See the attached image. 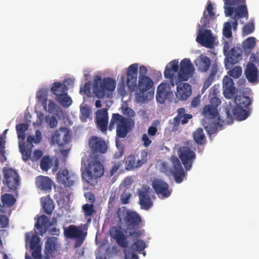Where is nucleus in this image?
<instances>
[{
	"label": "nucleus",
	"instance_id": "nucleus-1",
	"mask_svg": "<svg viewBox=\"0 0 259 259\" xmlns=\"http://www.w3.org/2000/svg\"><path fill=\"white\" fill-rule=\"evenodd\" d=\"M123 114L128 116L126 118L119 113H113L109 125V130L112 131L116 127V137L124 138L128 133L134 126V120L132 119L135 115L134 111L130 107H126Z\"/></svg>",
	"mask_w": 259,
	"mask_h": 259
},
{
	"label": "nucleus",
	"instance_id": "nucleus-2",
	"mask_svg": "<svg viewBox=\"0 0 259 259\" xmlns=\"http://www.w3.org/2000/svg\"><path fill=\"white\" fill-rule=\"evenodd\" d=\"M227 120H223L221 119V117L219 115L218 109L213 106L207 105L204 106L202 112V115L205 118L208 119H213L217 117L218 120L217 122H212L209 124L205 125L204 128L205 130L209 134H213L217 131L218 127H222L227 124L232 123L233 121V119L232 115L230 113V111L226 109Z\"/></svg>",
	"mask_w": 259,
	"mask_h": 259
},
{
	"label": "nucleus",
	"instance_id": "nucleus-3",
	"mask_svg": "<svg viewBox=\"0 0 259 259\" xmlns=\"http://www.w3.org/2000/svg\"><path fill=\"white\" fill-rule=\"evenodd\" d=\"M3 174L2 192H11L16 196L18 195V189L20 186V178L17 172L11 168L4 167L2 170Z\"/></svg>",
	"mask_w": 259,
	"mask_h": 259
},
{
	"label": "nucleus",
	"instance_id": "nucleus-4",
	"mask_svg": "<svg viewBox=\"0 0 259 259\" xmlns=\"http://www.w3.org/2000/svg\"><path fill=\"white\" fill-rule=\"evenodd\" d=\"M226 17L231 16L234 13L236 18L248 19V12L245 5L246 0H223Z\"/></svg>",
	"mask_w": 259,
	"mask_h": 259
},
{
	"label": "nucleus",
	"instance_id": "nucleus-5",
	"mask_svg": "<svg viewBox=\"0 0 259 259\" xmlns=\"http://www.w3.org/2000/svg\"><path fill=\"white\" fill-rule=\"evenodd\" d=\"M170 161L172 163L171 168L169 167L166 162H162L161 164L160 170L167 175H173L176 182L181 183L186 177V174L184 171L180 159L176 156H171Z\"/></svg>",
	"mask_w": 259,
	"mask_h": 259
},
{
	"label": "nucleus",
	"instance_id": "nucleus-6",
	"mask_svg": "<svg viewBox=\"0 0 259 259\" xmlns=\"http://www.w3.org/2000/svg\"><path fill=\"white\" fill-rule=\"evenodd\" d=\"M116 87V81L110 77L104 78L96 76L94 79L93 93L99 99L103 98L108 91H113Z\"/></svg>",
	"mask_w": 259,
	"mask_h": 259
},
{
	"label": "nucleus",
	"instance_id": "nucleus-7",
	"mask_svg": "<svg viewBox=\"0 0 259 259\" xmlns=\"http://www.w3.org/2000/svg\"><path fill=\"white\" fill-rule=\"evenodd\" d=\"M68 90L64 83L57 81L53 82L50 88L51 92L55 96L56 101L65 107H68L72 103L71 98L67 94Z\"/></svg>",
	"mask_w": 259,
	"mask_h": 259
},
{
	"label": "nucleus",
	"instance_id": "nucleus-8",
	"mask_svg": "<svg viewBox=\"0 0 259 259\" xmlns=\"http://www.w3.org/2000/svg\"><path fill=\"white\" fill-rule=\"evenodd\" d=\"M117 216L119 222L121 223L123 220L128 229H134L139 225L142 221L138 213L127 209L125 207H120L118 209Z\"/></svg>",
	"mask_w": 259,
	"mask_h": 259
},
{
	"label": "nucleus",
	"instance_id": "nucleus-9",
	"mask_svg": "<svg viewBox=\"0 0 259 259\" xmlns=\"http://www.w3.org/2000/svg\"><path fill=\"white\" fill-rule=\"evenodd\" d=\"M104 173V167L102 163L97 159L91 160L87 166V180L89 184L94 185L96 180L101 178Z\"/></svg>",
	"mask_w": 259,
	"mask_h": 259
},
{
	"label": "nucleus",
	"instance_id": "nucleus-10",
	"mask_svg": "<svg viewBox=\"0 0 259 259\" xmlns=\"http://www.w3.org/2000/svg\"><path fill=\"white\" fill-rule=\"evenodd\" d=\"M178 155L185 169L190 170L196 158L195 152L189 147L182 146L178 150Z\"/></svg>",
	"mask_w": 259,
	"mask_h": 259
},
{
	"label": "nucleus",
	"instance_id": "nucleus-11",
	"mask_svg": "<svg viewBox=\"0 0 259 259\" xmlns=\"http://www.w3.org/2000/svg\"><path fill=\"white\" fill-rule=\"evenodd\" d=\"M56 178L57 182L65 188H71L78 180L77 176L67 169H60L57 174Z\"/></svg>",
	"mask_w": 259,
	"mask_h": 259
},
{
	"label": "nucleus",
	"instance_id": "nucleus-12",
	"mask_svg": "<svg viewBox=\"0 0 259 259\" xmlns=\"http://www.w3.org/2000/svg\"><path fill=\"white\" fill-rule=\"evenodd\" d=\"M127 231L123 229L121 226L112 227L110 230V235L114 239L117 244L121 247L125 248L128 245Z\"/></svg>",
	"mask_w": 259,
	"mask_h": 259
},
{
	"label": "nucleus",
	"instance_id": "nucleus-13",
	"mask_svg": "<svg viewBox=\"0 0 259 259\" xmlns=\"http://www.w3.org/2000/svg\"><path fill=\"white\" fill-rule=\"evenodd\" d=\"M88 144L91 152L94 154H104L107 150L106 142L100 137L91 136L89 139Z\"/></svg>",
	"mask_w": 259,
	"mask_h": 259
},
{
	"label": "nucleus",
	"instance_id": "nucleus-14",
	"mask_svg": "<svg viewBox=\"0 0 259 259\" xmlns=\"http://www.w3.org/2000/svg\"><path fill=\"white\" fill-rule=\"evenodd\" d=\"M64 233L65 236L68 238L77 239L75 243V247L81 245L87 234V233H84L82 229L73 225H69L65 228Z\"/></svg>",
	"mask_w": 259,
	"mask_h": 259
},
{
	"label": "nucleus",
	"instance_id": "nucleus-15",
	"mask_svg": "<svg viewBox=\"0 0 259 259\" xmlns=\"http://www.w3.org/2000/svg\"><path fill=\"white\" fill-rule=\"evenodd\" d=\"M195 69L191 61L185 58L180 62V71L178 73V79L181 81H187L191 77Z\"/></svg>",
	"mask_w": 259,
	"mask_h": 259
},
{
	"label": "nucleus",
	"instance_id": "nucleus-16",
	"mask_svg": "<svg viewBox=\"0 0 259 259\" xmlns=\"http://www.w3.org/2000/svg\"><path fill=\"white\" fill-rule=\"evenodd\" d=\"M151 190L149 186H143L137 191L139 196V203L142 209H149L153 205V202L150 197Z\"/></svg>",
	"mask_w": 259,
	"mask_h": 259
},
{
	"label": "nucleus",
	"instance_id": "nucleus-17",
	"mask_svg": "<svg viewBox=\"0 0 259 259\" xmlns=\"http://www.w3.org/2000/svg\"><path fill=\"white\" fill-rule=\"evenodd\" d=\"M138 73V64H133L127 68L126 84L131 92H134L137 88Z\"/></svg>",
	"mask_w": 259,
	"mask_h": 259
},
{
	"label": "nucleus",
	"instance_id": "nucleus-18",
	"mask_svg": "<svg viewBox=\"0 0 259 259\" xmlns=\"http://www.w3.org/2000/svg\"><path fill=\"white\" fill-rule=\"evenodd\" d=\"M179 70V61L174 60L170 62L166 66L164 71V76L165 78L169 79L170 84L174 87L178 83L177 74Z\"/></svg>",
	"mask_w": 259,
	"mask_h": 259
},
{
	"label": "nucleus",
	"instance_id": "nucleus-19",
	"mask_svg": "<svg viewBox=\"0 0 259 259\" xmlns=\"http://www.w3.org/2000/svg\"><path fill=\"white\" fill-rule=\"evenodd\" d=\"M153 86L152 80L147 76H139L138 87L139 93L137 94V98L140 101H144V93Z\"/></svg>",
	"mask_w": 259,
	"mask_h": 259
},
{
	"label": "nucleus",
	"instance_id": "nucleus-20",
	"mask_svg": "<svg viewBox=\"0 0 259 259\" xmlns=\"http://www.w3.org/2000/svg\"><path fill=\"white\" fill-rule=\"evenodd\" d=\"M26 243H29V246L31 250H33L32 252V256L34 259H41V246L39 245L40 239L35 234L33 235L31 239L29 238L30 236L28 233L26 235Z\"/></svg>",
	"mask_w": 259,
	"mask_h": 259
},
{
	"label": "nucleus",
	"instance_id": "nucleus-21",
	"mask_svg": "<svg viewBox=\"0 0 259 259\" xmlns=\"http://www.w3.org/2000/svg\"><path fill=\"white\" fill-rule=\"evenodd\" d=\"M147 156V152L145 150H143L141 152V159L136 160L135 156L133 155H130L127 156L124 159L126 169L132 170L140 167L146 163Z\"/></svg>",
	"mask_w": 259,
	"mask_h": 259
},
{
	"label": "nucleus",
	"instance_id": "nucleus-22",
	"mask_svg": "<svg viewBox=\"0 0 259 259\" xmlns=\"http://www.w3.org/2000/svg\"><path fill=\"white\" fill-rule=\"evenodd\" d=\"M152 187L155 193L161 198L168 197L171 193L169 190L168 184L161 180L155 179L152 182Z\"/></svg>",
	"mask_w": 259,
	"mask_h": 259
},
{
	"label": "nucleus",
	"instance_id": "nucleus-23",
	"mask_svg": "<svg viewBox=\"0 0 259 259\" xmlns=\"http://www.w3.org/2000/svg\"><path fill=\"white\" fill-rule=\"evenodd\" d=\"M108 113L107 109L98 110L96 112V123L101 131L106 134L108 124Z\"/></svg>",
	"mask_w": 259,
	"mask_h": 259
},
{
	"label": "nucleus",
	"instance_id": "nucleus-24",
	"mask_svg": "<svg viewBox=\"0 0 259 259\" xmlns=\"http://www.w3.org/2000/svg\"><path fill=\"white\" fill-rule=\"evenodd\" d=\"M70 138L68 131L65 127L57 130L52 137V141L59 146H63L69 143Z\"/></svg>",
	"mask_w": 259,
	"mask_h": 259
},
{
	"label": "nucleus",
	"instance_id": "nucleus-25",
	"mask_svg": "<svg viewBox=\"0 0 259 259\" xmlns=\"http://www.w3.org/2000/svg\"><path fill=\"white\" fill-rule=\"evenodd\" d=\"M222 84L225 97L228 99L232 98L237 92L233 80L229 76L226 75L223 78Z\"/></svg>",
	"mask_w": 259,
	"mask_h": 259
},
{
	"label": "nucleus",
	"instance_id": "nucleus-26",
	"mask_svg": "<svg viewBox=\"0 0 259 259\" xmlns=\"http://www.w3.org/2000/svg\"><path fill=\"white\" fill-rule=\"evenodd\" d=\"M215 19V14L214 12V8L210 1H208L206 9L204 11L203 17L200 20L202 27L209 28L210 26V21Z\"/></svg>",
	"mask_w": 259,
	"mask_h": 259
},
{
	"label": "nucleus",
	"instance_id": "nucleus-27",
	"mask_svg": "<svg viewBox=\"0 0 259 259\" xmlns=\"http://www.w3.org/2000/svg\"><path fill=\"white\" fill-rule=\"evenodd\" d=\"M196 41L203 47L212 48L213 39L211 31L209 29H204L200 31L197 36Z\"/></svg>",
	"mask_w": 259,
	"mask_h": 259
},
{
	"label": "nucleus",
	"instance_id": "nucleus-28",
	"mask_svg": "<svg viewBox=\"0 0 259 259\" xmlns=\"http://www.w3.org/2000/svg\"><path fill=\"white\" fill-rule=\"evenodd\" d=\"M192 93L191 86L188 83H180L177 87L176 96L181 100H185Z\"/></svg>",
	"mask_w": 259,
	"mask_h": 259
},
{
	"label": "nucleus",
	"instance_id": "nucleus-29",
	"mask_svg": "<svg viewBox=\"0 0 259 259\" xmlns=\"http://www.w3.org/2000/svg\"><path fill=\"white\" fill-rule=\"evenodd\" d=\"M242 54V51L240 48L233 47L225 56L228 62L231 64H235L241 59Z\"/></svg>",
	"mask_w": 259,
	"mask_h": 259
},
{
	"label": "nucleus",
	"instance_id": "nucleus-30",
	"mask_svg": "<svg viewBox=\"0 0 259 259\" xmlns=\"http://www.w3.org/2000/svg\"><path fill=\"white\" fill-rule=\"evenodd\" d=\"M169 87L165 83H160L157 87L156 99L158 102L163 104L165 102L168 95Z\"/></svg>",
	"mask_w": 259,
	"mask_h": 259
},
{
	"label": "nucleus",
	"instance_id": "nucleus-31",
	"mask_svg": "<svg viewBox=\"0 0 259 259\" xmlns=\"http://www.w3.org/2000/svg\"><path fill=\"white\" fill-rule=\"evenodd\" d=\"M52 181L48 177L40 176L36 178L35 184L37 188L40 190L49 191L52 189Z\"/></svg>",
	"mask_w": 259,
	"mask_h": 259
},
{
	"label": "nucleus",
	"instance_id": "nucleus-32",
	"mask_svg": "<svg viewBox=\"0 0 259 259\" xmlns=\"http://www.w3.org/2000/svg\"><path fill=\"white\" fill-rule=\"evenodd\" d=\"M210 63L211 61L209 58L204 56H200L195 61L198 70L202 72H205L208 70Z\"/></svg>",
	"mask_w": 259,
	"mask_h": 259
},
{
	"label": "nucleus",
	"instance_id": "nucleus-33",
	"mask_svg": "<svg viewBox=\"0 0 259 259\" xmlns=\"http://www.w3.org/2000/svg\"><path fill=\"white\" fill-rule=\"evenodd\" d=\"M245 74L249 82L256 81L257 78V69L254 64L249 63L245 70Z\"/></svg>",
	"mask_w": 259,
	"mask_h": 259
},
{
	"label": "nucleus",
	"instance_id": "nucleus-34",
	"mask_svg": "<svg viewBox=\"0 0 259 259\" xmlns=\"http://www.w3.org/2000/svg\"><path fill=\"white\" fill-rule=\"evenodd\" d=\"M49 220L45 215H40L35 223L34 227L38 231L39 234L42 235L47 231Z\"/></svg>",
	"mask_w": 259,
	"mask_h": 259
},
{
	"label": "nucleus",
	"instance_id": "nucleus-35",
	"mask_svg": "<svg viewBox=\"0 0 259 259\" xmlns=\"http://www.w3.org/2000/svg\"><path fill=\"white\" fill-rule=\"evenodd\" d=\"M33 147V145H25L24 141L21 142V141H19V150L21 153L22 159L23 161H26L29 159H31Z\"/></svg>",
	"mask_w": 259,
	"mask_h": 259
},
{
	"label": "nucleus",
	"instance_id": "nucleus-36",
	"mask_svg": "<svg viewBox=\"0 0 259 259\" xmlns=\"http://www.w3.org/2000/svg\"><path fill=\"white\" fill-rule=\"evenodd\" d=\"M14 195H15L14 193H11V192L2 191L1 200L3 206L9 207L12 206L16 201Z\"/></svg>",
	"mask_w": 259,
	"mask_h": 259
},
{
	"label": "nucleus",
	"instance_id": "nucleus-37",
	"mask_svg": "<svg viewBox=\"0 0 259 259\" xmlns=\"http://www.w3.org/2000/svg\"><path fill=\"white\" fill-rule=\"evenodd\" d=\"M41 202L45 212L49 215L51 214L55 208V205L50 196L42 197Z\"/></svg>",
	"mask_w": 259,
	"mask_h": 259
},
{
	"label": "nucleus",
	"instance_id": "nucleus-38",
	"mask_svg": "<svg viewBox=\"0 0 259 259\" xmlns=\"http://www.w3.org/2000/svg\"><path fill=\"white\" fill-rule=\"evenodd\" d=\"M232 111L234 116L240 120H245L249 115V112L243 107L235 106Z\"/></svg>",
	"mask_w": 259,
	"mask_h": 259
},
{
	"label": "nucleus",
	"instance_id": "nucleus-39",
	"mask_svg": "<svg viewBox=\"0 0 259 259\" xmlns=\"http://www.w3.org/2000/svg\"><path fill=\"white\" fill-rule=\"evenodd\" d=\"M217 71L218 66L217 65L213 64L212 65L209 75L204 82L202 90H205L211 85L212 81L214 80L215 76L217 74Z\"/></svg>",
	"mask_w": 259,
	"mask_h": 259
},
{
	"label": "nucleus",
	"instance_id": "nucleus-40",
	"mask_svg": "<svg viewBox=\"0 0 259 259\" xmlns=\"http://www.w3.org/2000/svg\"><path fill=\"white\" fill-rule=\"evenodd\" d=\"M251 101L249 97L245 96H238L235 98L236 106L247 108L251 104Z\"/></svg>",
	"mask_w": 259,
	"mask_h": 259
},
{
	"label": "nucleus",
	"instance_id": "nucleus-41",
	"mask_svg": "<svg viewBox=\"0 0 259 259\" xmlns=\"http://www.w3.org/2000/svg\"><path fill=\"white\" fill-rule=\"evenodd\" d=\"M8 131V129H6L4 131L3 135L4 138L2 135H0V161L2 163L7 160V157L5 155L6 141L4 138H6V135Z\"/></svg>",
	"mask_w": 259,
	"mask_h": 259
},
{
	"label": "nucleus",
	"instance_id": "nucleus-42",
	"mask_svg": "<svg viewBox=\"0 0 259 259\" xmlns=\"http://www.w3.org/2000/svg\"><path fill=\"white\" fill-rule=\"evenodd\" d=\"M28 128V125L27 123H19L16 125V130L19 141H24L26 138L25 132Z\"/></svg>",
	"mask_w": 259,
	"mask_h": 259
},
{
	"label": "nucleus",
	"instance_id": "nucleus-43",
	"mask_svg": "<svg viewBox=\"0 0 259 259\" xmlns=\"http://www.w3.org/2000/svg\"><path fill=\"white\" fill-rule=\"evenodd\" d=\"M47 91L45 89L39 90L36 93V99L41 103L44 110H47L48 101Z\"/></svg>",
	"mask_w": 259,
	"mask_h": 259
},
{
	"label": "nucleus",
	"instance_id": "nucleus-44",
	"mask_svg": "<svg viewBox=\"0 0 259 259\" xmlns=\"http://www.w3.org/2000/svg\"><path fill=\"white\" fill-rule=\"evenodd\" d=\"M193 138L196 143L199 145H203L206 141V137L201 128H198L193 133Z\"/></svg>",
	"mask_w": 259,
	"mask_h": 259
},
{
	"label": "nucleus",
	"instance_id": "nucleus-45",
	"mask_svg": "<svg viewBox=\"0 0 259 259\" xmlns=\"http://www.w3.org/2000/svg\"><path fill=\"white\" fill-rule=\"evenodd\" d=\"M56 250V243L54 238H49L45 244V252L46 254L52 255Z\"/></svg>",
	"mask_w": 259,
	"mask_h": 259
},
{
	"label": "nucleus",
	"instance_id": "nucleus-46",
	"mask_svg": "<svg viewBox=\"0 0 259 259\" xmlns=\"http://www.w3.org/2000/svg\"><path fill=\"white\" fill-rule=\"evenodd\" d=\"M82 209L85 218L92 217L96 212V210L93 204H84L82 206Z\"/></svg>",
	"mask_w": 259,
	"mask_h": 259
},
{
	"label": "nucleus",
	"instance_id": "nucleus-47",
	"mask_svg": "<svg viewBox=\"0 0 259 259\" xmlns=\"http://www.w3.org/2000/svg\"><path fill=\"white\" fill-rule=\"evenodd\" d=\"M146 247V243L144 241L138 239L134 241L131 246V249L135 251H143Z\"/></svg>",
	"mask_w": 259,
	"mask_h": 259
},
{
	"label": "nucleus",
	"instance_id": "nucleus-48",
	"mask_svg": "<svg viewBox=\"0 0 259 259\" xmlns=\"http://www.w3.org/2000/svg\"><path fill=\"white\" fill-rule=\"evenodd\" d=\"M52 159L49 156H44L41 159L40 167L43 171H48L51 167Z\"/></svg>",
	"mask_w": 259,
	"mask_h": 259
},
{
	"label": "nucleus",
	"instance_id": "nucleus-49",
	"mask_svg": "<svg viewBox=\"0 0 259 259\" xmlns=\"http://www.w3.org/2000/svg\"><path fill=\"white\" fill-rule=\"evenodd\" d=\"M256 45V39L254 37H249L244 42V50L245 52L253 49Z\"/></svg>",
	"mask_w": 259,
	"mask_h": 259
},
{
	"label": "nucleus",
	"instance_id": "nucleus-50",
	"mask_svg": "<svg viewBox=\"0 0 259 259\" xmlns=\"http://www.w3.org/2000/svg\"><path fill=\"white\" fill-rule=\"evenodd\" d=\"M177 115L173 119V124L175 126H178L182 117L187 114L186 110L184 108H180L177 110Z\"/></svg>",
	"mask_w": 259,
	"mask_h": 259
},
{
	"label": "nucleus",
	"instance_id": "nucleus-51",
	"mask_svg": "<svg viewBox=\"0 0 259 259\" xmlns=\"http://www.w3.org/2000/svg\"><path fill=\"white\" fill-rule=\"evenodd\" d=\"M223 34V35L227 38H230L232 37V26L230 22H226L224 23Z\"/></svg>",
	"mask_w": 259,
	"mask_h": 259
},
{
	"label": "nucleus",
	"instance_id": "nucleus-52",
	"mask_svg": "<svg viewBox=\"0 0 259 259\" xmlns=\"http://www.w3.org/2000/svg\"><path fill=\"white\" fill-rule=\"evenodd\" d=\"M242 69L240 66H236L228 72L230 76L235 78H238L241 75Z\"/></svg>",
	"mask_w": 259,
	"mask_h": 259
},
{
	"label": "nucleus",
	"instance_id": "nucleus-53",
	"mask_svg": "<svg viewBox=\"0 0 259 259\" xmlns=\"http://www.w3.org/2000/svg\"><path fill=\"white\" fill-rule=\"evenodd\" d=\"M254 30V25L253 22L246 23L242 28L243 35H247L252 33Z\"/></svg>",
	"mask_w": 259,
	"mask_h": 259
},
{
	"label": "nucleus",
	"instance_id": "nucleus-54",
	"mask_svg": "<svg viewBox=\"0 0 259 259\" xmlns=\"http://www.w3.org/2000/svg\"><path fill=\"white\" fill-rule=\"evenodd\" d=\"M131 196V194L127 190L124 191L120 197L121 203L124 204L128 203Z\"/></svg>",
	"mask_w": 259,
	"mask_h": 259
},
{
	"label": "nucleus",
	"instance_id": "nucleus-55",
	"mask_svg": "<svg viewBox=\"0 0 259 259\" xmlns=\"http://www.w3.org/2000/svg\"><path fill=\"white\" fill-rule=\"evenodd\" d=\"M80 113L81 114V118H83L84 119H87L90 117V114L92 113V111L87 106H83L80 108Z\"/></svg>",
	"mask_w": 259,
	"mask_h": 259
},
{
	"label": "nucleus",
	"instance_id": "nucleus-56",
	"mask_svg": "<svg viewBox=\"0 0 259 259\" xmlns=\"http://www.w3.org/2000/svg\"><path fill=\"white\" fill-rule=\"evenodd\" d=\"M9 219L5 215H0V228H5L9 225Z\"/></svg>",
	"mask_w": 259,
	"mask_h": 259
},
{
	"label": "nucleus",
	"instance_id": "nucleus-57",
	"mask_svg": "<svg viewBox=\"0 0 259 259\" xmlns=\"http://www.w3.org/2000/svg\"><path fill=\"white\" fill-rule=\"evenodd\" d=\"M46 121L48 123L49 126L51 128L56 127L57 125L58 121L55 117L52 116L50 117L47 116L46 117Z\"/></svg>",
	"mask_w": 259,
	"mask_h": 259
},
{
	"label": "nucleus",
	"instance_id": "nucleus-58",
	"mask_svg": "<svg viewBox=\"0 0 259 259\" xmlns=\"http://www.w3.org/2000/svg\"><path fill=\"white\" fill-rule=\"evenodd\" d=\"M125 259H138V256L135 251L131 249L125 251Z\"/></svg>",
	"mask_w": 259,
	"mask_h": 259
},
{
	"label": "nucleus",
	"instance_id": "nucleus-59",
	"mask_svg": "<svg viewBox=\"0 0 259 259\" xmlns=\"http://www.w3.org/2000/svg\"><path fill=\"white\" fill-rule=\"evenodd\" d=\"M42 156V152L40 150H35L31 156V160L35 161L39 159Z\"/></svg>",
	"mask_w": 259,
	"mask_h": 259
},
{
	"label": "nucleus",
	"instance_id": "nucleus-60",
	"mask_svg": "<svg viewBox=\"0 0 259 259\" xmlns=\"http://www.w3.org/2000/svg\"><path fill=\"white\" fill-rule=\"evenodd\" d=\"M210 105L213 106V107L217 108L220 106L221 103V100L217 97H213L210 99Z\"/></svg>",
	"mask_w": 259,
	"mask_h": 259
},
{
	"label": "nucleus",
	"instance_id": "nucleus-61",
	"mask_svg": "<svg viewBox=\"0 0 259 259\" xmlns=\"http://www.w3.org/2000/svg\"><path fill=\"white\" fill-rule=\"evenodd\" d=\"M232 46V41L230 40H224L223 42V53L224 55H226V54L229 52V50L230 49L231 46Z\"/></svg>",
	"mask_w": 259,
	"mask_h": 259
},
{
	"label": "nucleus",
	"instance_id": "nucleus-62",
	"mask_svg": "<svg viewBox=\"0 0 259 259\" xmlns=\"http://www.w3.org/2000/svg\"><path fill=\"white\" fill-rule=\"evenodd\" d=\"M142 140V142H143V146L145 147H148L152 143V141L149 138L146 134L143 135Z\"/></svg>",
	"mask_w": 259,
	"mask_h": 259
},
{
	"label": "nucleus",
	"instance_id": "nucleus-63",
	"mask_svg": "<svg viewBox=\"0 0 259 259\" xmlns=\"http://www.w3.org/2000/svg\"><path fill=\"white\" fill-rule=\"evenodd\" d=\"M200 103V96L197 95L196 97H194L191 103V106L192 107L196 108L197 107Z\"/></svg>",
	"mask_w": 259,
	"mask_h": 259
},
{
	"label": "nucleus",
	"instance_id": "nucleus-64",
	"mask_svg": "<svg viewBox=\"0 0 259 259\" xmlns=\"http://www.w3.org/2000/svg\"><path fill=\"white\" fill-rule=\"evenodd\" d=\"M157 132V128L156 126H150L148 129V134L149 136H154Z\"/></svg>",
	"mask_w": 259,
	"mask_h": 259
}]
</instances>
